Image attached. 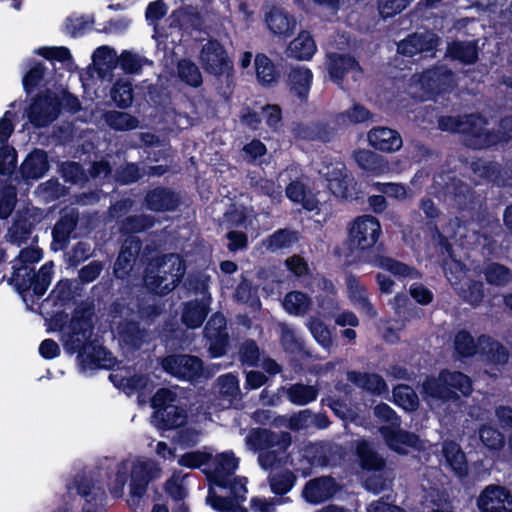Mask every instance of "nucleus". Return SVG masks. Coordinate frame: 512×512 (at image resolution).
Listing matches in <instances>:
<instances>
[{"label":"nucleus","mask_w":512,"mask_h":512,"mask_svg":"<svg viewBox=\"0 0 512 512\" xmlns=\"http://www.w3.org/2000/svg\"><path fill=\"white\" fill-rule=\"evenodd\" d=\"M487 126V118L479 113L464 115L461 134L465 145L473 150H483L509 143V136L503 128L495 130Z\"/></svg>","instance_id":"5"},{"label":"nucleus","mask_w":512,"mask_h":512,"mask_svg":"<svg viewBox=\"0 0 512 512\" xmlns=\"http://www.w3.org/2000/svg\"><path fill=\"white\" fill-rule=\"evenodd\" d=\"M413 0H378V9L383 19L392 18L405 10Z\"/></svg>","instance_id":"63"},{"label":"nucleus","mask_w":512,"mask_h":512,"mask_svg":"<svg viewBox=\"0 0 512 512\" xmlns=\"http://www.w3.org/2000/svg\"><path fill=\"white\" fill-rule=\"evenodd\" d=\"M442 454L448 468H450L456 476L464 478L468 475L467 458L458 443L453 440L445 441L442 446Z\"/></svg>","instance_id":"29"},{"label":"nucleus","mask_w":512,"mask_h":512,"mask_svg":"<svg viewBox=\"0 0 512 512\" xmlns=\"http://www.w3.org/2000/svg\"><path fill=\"white\" fill-rule=\"evenodd\" d=\"M419 83L427 94L442 95L453 87V72L443 65L434 66L420 74Z\"/></svg>","instance_id":"18"},{"label":"nucleus","mask_w":512,"mask_h":512,"mask_svg":"<svg viewBox=\"0 0 512 512\" xmlns=\"http://www.w3.org/2000/svg\"><path fill=\"white\" fill-rule=\"evenodd\" d=\"M480 352L486 360L494 365L504 366L508 363L510 353L508 349L499 341L492 337L482 334L479 336Z\"/></svg>","instance_id":"35"},{"label":"nucleus","mask_w":512,"mask_h":512,"mask_svg":"<svg viewBox=\"0 0 512 512\" xmlns=\"http://www.w3.org/2000/svg\"><path fill=\"white\" fill-rule=\"evenodd\" d=\"M368 142L375 149L385 153L398 151L402 147L400 133L388 127H375L368 133Z\"/></svg>","instance_id":"23"},{"label":"nucleus","mask_w":512,"mask_h":512,"mask_svg":"<svg viewBox=\"0 0 512 512\" xmlns=\"http://www.w3.org/2000/svg\"><path fill=\"white\" fill-rule=\"evenodd\" d=\"M317 51L313 36L308 31H301L286 48V56L298 61H310Z\"/></svg>","instance_id":"28"},{"label":"nucleus","mask_w":512,"mask_h":512,"mask_svg":"<svg viewBox=\"0 0 512 512\" xmlns=\"http://www.w3.org/2000/svg\"><path fill=\"white\" fill-rule=\"evenodd\" d=\"M422 391L432 399L455 402L460 399V395L469 397L472 394L473 382L465 373L445 368L437 377H427L422 384Z\"/></svg>","instance_id":"3"},{"label":"nucleus","mask_w":512,"mask_h":512,"mask_svg":"<svg viewBox=\"0 0 512 512\" xmlns=\"http://www.w3.org/2000/svg\"><path fill=\"white\" fill-rule=\"evenodd\" d=\"M105 122L115 131H130L136 129L139 125L135 116L116 110L106 112Z\"/></svg>","instance_id":"49"},{"label":"nucleus","mask_w":512,"mask_h":512,"mask_svg":"<svg viewBox=\"0 0 512 512\" xmlns=\"http://www.w3.org/2000/svg\"><path fill=\"white\" fill-rule=\"evenodd\" d=\"M199 59L208 74L219 77L233 72V64L227 51L216 39H210L202 46Z\"/></svg>","instance_id":"12"},{"label":"nucleus","mask_w":512,"mask_h":512,"mask_svg":"<svg viewBox=\"0 0 512 512\" xmlns=\"http://www.w3.org/2000/svg\"><path fill=\"white\" fill-rule=\"evenodd\" d=\"M95 306L93 302L81 301L73 310L68 331L63 333L65 351L77 354L85 369H113L117 359L105 346L91 340L94 329Z\"/></svg>","instance_id":"1"},{"label":"nucleus","mask_w":512,"mask_h":512,"mask_svg":"<svg viewBox=\"0 0 512 512\" xmlns=\"http://www.w3.org/2000/svg\"><path fill=\"white\" fill-rule=\"evenodd\" d=\"M17 167V151L8 144L0 145V175L11 176Z\"/></svg>","instance_id":"56"},{"label":"nucleus","mask_w":512,"mask_h":512,"mask_svg":"<svg viewBox=\"0 0 512 512\" xmlns=\"http://www.w3.org/2000/svg\"><path fill=\"white\" fill-rule=\"evenodd\" d=\"M394 403L405 410L414 411L419 406L416 392L407 384H398L393 388Z\"/></svg>","instance_id":"50"},{"label":"nucleus","mask_w":512,"mask_h":512,"mask_svg":"<svg viewBox=\"0 0 512 512\" xmlns=\"http://www.w3.org/2000/svg\"><path fill=\"white\" fill-rule=\"evenodd\" d=\"M309 331L316 342L325 349H330L333 344L331 332L328 326L318 318H312L308 324Z\"/></svg>","instance_id":"55"},{"label":"nucleus","mask_w":512,"mask_h":512,"mask_svg":"<svg viewBox=\"0 0 512 512\" xmlns=\"http://www.w3.org/2000/svg\"><path fill=\"white\" fill-rule=\"evenodd\" d=\"M485 281L495 287H505L512 282V269L499 262H490L483 268Z\"/></svg>","instance_id":"44"},{"label":"nucleus","mask_w":512,"mask_h":512,"mask_svg":"<svg viewBox=\"0 0 512 512\" xmlns=\"http://www.w3.org/2000/svg\"><path fill=\"white\" fill-rule=\"evenodd\" d=\"M78 221L77 212L71 211L61 215L52 228V244H58L61 249L66 248Z\"/></svg>","instance_id":"34"},{"label":"nucleus","mask_w":512,"mask_h":512,"mask_svg":"<svg viewBox=\"0 0 512 512\" xmlns=\"http://www.w3.org/2000/svg\"><path fill=\"white\" fill-rule=\"evenodd\" d=\"M366 262L372 264L373 266L382 268L396 277L417 278L419 276V272L415 267L396 260L392 257L383 256L381 255V252L370 253L366 259Z\"/></svg>","instance_id":"27"},{"label":"nucleus","mask_w":512,"mask_h":512,"mask_svg":"<svg viewBox=\"0 0 512 512\" xmlns=\"http://www.w3.org/2000/svg\"><path fill=\"white\" fill-rule=\"evenodd\" d=\"M181 204L179 195L171 188L156 186L146 191L142 206L151 212H174Z\"/></svg>","instance_id":"17"},{"label":"nucleus","mask_w":512,"mask_h":512,"mask_svg":"<svg viewBox=\"0 0 512 512\" xmlns=\"http://www.w3.org/2000/svg\"><path fill=\"white\" fill-rule=\"evenodd\" d=\"M354 160L359 168L372 175H380L386 169L384 158L373 151L359 149L353 153Z\"/></svg>","instance_id":"40"},{"label":"nucleus","mask_w":512,"mask_h":512,"mask_svg":"<svg viewBox=\"0 0 512 512\" xmlns=\"http://www.w3.org/2000/svg\"><path fill=\"white\" fill-rule=\"evenodd\" d=\"M461 297L464 302L472 305L473 307L479 306L485 296V287L483 282L479 280H470L466 287L461 288Z\"/></svg>","instance_id":"54"},{"label":"nucleus","mask_w":512,"mask_h":512,"mask_svg":"<svg viewBox=\"0 0 512 512\" xmlns=\"http://www.w3.org/2000/svg\"><path fill=\"white\" fill-rule=\"evenodd\" d=\"M318 390L314 386L302 383L292 384L287 389L288 400L295 405L304 406L317 399Z\"/></svg>","instance_id":"48"},{"label":"nucleus","mask_w":512,"mask_h":512,"mask_svg":"<svg viewBox=\"0 0 512 512\" xmlns=\"http://www.w3.org/2000/svg\"><path fill=\"white\" fill-rule=\"evenodd\" d=\"M161 365L166 373L179 380L196 381L203 376L204 363L195 355H168L162 359Z\"/></svg>","instance_id":"11"},{"label":"nucleus","mask_w":512,"mask_h":512,"mask_svg":"<svg viewBox=\"0 0 512 512\" xmlns=\"http://www.w3.org/2000/svg\"><path fill=\"white\" fill-rule=\"evenodd\" d=\"M296 481V475L289 469L275 473L269 477L271 491L278 496H283L291 491Z\"/></svg>","instance_id":"51"},{"label":"nucleus","mask_w":512,"mask_h":512,"mask_svg":"<svg viewBox=\"0 0 512 512\" xmlns=\"http://www.w3.org/2000/svg\"><path fill=\"white\" fill-rule=\"evenodd\" d=\"M34 229V224L26 215L17 213L12 225L8 229L9 241L13 244L21 246L26 243Z\"/></svg>","instance_id":"42"},{"label":"nucleus","mask_w":512,"mask_h":512,"mask_svg":"<svg viewBox=\"0 0 512 512\" xmlns=\"http://www.w3.org/2000/svg\"><path fill=\"white\" fill-rule=\"evenodd\" d=\"M219 393L223 397L235 398L240 392L239 380L232 373L220 375L217 379Z\"/></svg>","instance_id":"64"},{"label":"nucleus","mask_w":512,"mask_h":512,"mask_svg":"<svg viewBox=\"0 0 512 512\" xmlns=\"http://www.w3.org/2000/svg\"><path fill=\"white\" fill-rule=\"evenodd\" d=\"M479 438L483 445L490 450H499L504 445L503 434L492 426L483 425L479 429Z\"/></svg>","instance_id":"57"},{"label":"nucleus","mask_w":512,"mask_h":512,"mask_svg":"<svg viewBox=\"0 0 512 512\" xmlns=\"http://www.w3.org/2000/svg\"><path fill=\"white\" fill-rule=\"evenodd\" d=\"M313 83V72L306 66H295L287 74L290 92L300 101H307Z\"/></svg>","instance_id":"25"},{"label":"nucleus","mask_w":512,"mask_h":512,"mask_svg":"<svg viewBox=\"0 0 512 512\" xmlns=\"http://www.w3.org/2000/svg\"><path fill=\"white\" fill-rule=\"evenodd\" d=\"M239 466V460L232 451L223 452L215 457L214 469L203 470L207 481L211 486L226 489L233 483L231 477Z\"/></svg>","instance_id":"13"},{"label":"nucleus","mask_w":512,"mask_h":512,"mask_svg":"<svg viewBox=\"0 0 512 512\" xmlns=\"http://www.w3.org/2000/svg\"><path fill=\"white\" fill-rule=\"evenodd\" d=\"M62 102L50 89L36 94L26 110L28 121L35 128H44L54 122L60 115Z\"/></svg>","instance_id":"9"},{"label":"nucleus","mask_w":512,"mask_h":512,"mask_svg":"<svg viewBox=\"0 0 512 512\" xmlns=\"http://www.w3.org/2000/svg\"><path fill=\"white\" fill-rule=\"evenodd\" d=\"M239 358L243 365L254 367L260 360V349L253 339L245 340L239 348Z\"/></svg>","instance_id":"58"},{"label":"nucleus","mask_w":512,"mask_h":512,"mask_svg":"<svg viewBox=\"0 0 512 512\" xmlns=\"http://www.w3.org/2000/svg\"><path fill=\"white\" fill-rule=\"evenodd\" d=\"M373 413L381 422L390 424V426H382L379 429L390 450L398 455H407V450L404 447L421 448L419 436L414 432L399 428L401 419L388 404L380 402L374 407Z\"/></svg>","instance_id":"4"},{"label":"nucleus","mask_w":512,"mask_h":512,"mask_svg":"<svg viewBox=\"0 0 512 512\" xmlns=\"http://www.w3.org/2000/svg\"><path fill=\"white\" fill-rule=\"evenodd\" d=\"M156 268L157 274L153 277L147 275L146 282L152 291L160 295L173 291L185 273L184 261L173 254L157 259Z\"/></svg>","instance_id":"8"},{"label":"nucleus","mask_w":512,"mask_h":512,"mask_svg":"<svg viewBox=\"0 0 512 512\" xmlns=\"http://www.w3.org/2000/svg\"><path fill=\"white\" fill-rule=\"evenodd\" d=\"M177 75L189 87L199 88L203 84L199 67L189 58H182L177 62Z\"/></svg>","instance_id":"45"},{"label":"nucleus","mask_w":512,"mask_h":512,"mask_svg":"<svg viewBox=\"0 0 512 512\" xmlns=\"http://www.w3.org/2000/svg\"><path fill=\"white\" fill-rule=\"evenodd\" d=\"M254 67L256 78L262 86L272 87L278 83L280 71L265 53H257L255 55Z\"/></svg>","instance_id":"37"},{"label":"nucleus","mask_w":512,"mask_h":512,"mask_svg":"<svg viewBox=\"0 0 512 512\" xmlns=\"http://www.w3.org/2000/svg\"><path fill=\"white\" fill-rule=\"evenodd\" d=\"M160 469L150 461L133 464L130 474V497L135 504L146 494L149 484L159 476Z\"/></svg>","instance_id":"15"},{"label":"nucleus","mask_w":512,"mask_h":512,"mask_svg":"<svg viewBox=\"0 0 512 512\" xmlns=\"http://www.w3.org/2000/svg\"><path fill=\"white\" fill-rule=\"evenodd\" d=\"M43 252L40 248L26 247L20 250L16 260L19 263L12 265V274L7 282L19 294L29 310L47 292L53 278L54 263L52 261L43 264L36 272L28 264L41 260Z\"/></svg>","instance_id":"2"},{"label":"nucleus","mask_w":512,"mask_h":512,"mask_svg":"<svg viewBox=\"0 0 512 512\" xmlns=\"http://www.w3.org/2000/svg\"><path fill=\"white\" fill-rule=\"evenodd\" d=\"M117 332L123 344L131 350L137 351L142 347L146 332L138 321L125 319L119 322Z\"/></svg>","instance_id":"36"},{"label":"nucleus","mask_w":512,"mask_h":512,"mask_svg":"<svg viewBox=\"0 0 512 512\" xmlns=\"http://www.w3.org/2000/svg\"><path fill=\"white\" fill-rule=\"evenodd\" d=\"M355 452L362 470L381 472L386 468V459L368 441H360L356 446Z\"/></svg>","instance_id":"32"},{"label":"nucleus","mask_w":512,"mask_h":512,"mask_svg":"<svg viewBox=\"0 0 512 512\" xmlns=\"http://www.w3.org/2000/svg\"><path fill=\"white\" fill-rule=\"evenodd\" d=\"M249 186L259 194L272 196L274 193V182L263 177L257 171H249L247 174Z\"/></svg>","instance_id":"61"},{"label":"nucleus","mask_w":512,"mask_h":512,"mask_svg":"<svg viewBox=\"0 0 512 512\" xmlns=\"http://www.w3.org/2000/svg\"><path fill=\"white\" fill-rule=\"evenodd\" d=\"M337 491V482L332 476H322L309 480L302 491L303 498L311 504L329 500Z\"/></svg>","instance_id":"20"},{"label":"nucleus","mask_w":512,"mask_h":512,"mask_svg":"<svg viewBox=\"0 0 512 512\" xmlns=\"http://www.w3.org/2000/svg\"><path fill=\"white\" fill-rule=\"evenodd\" d=\"M47 68L41 61H32L30 69L22 78L23 90L27 95L32 94L36 89L40 88L44 82Z\"/></svg>","instance_id":"47"},{"label":"nucleus","mask_w":512,"mask_h":512,"mask_svg":"<svg viewBox=\"0 0 512 512\" xmlns=\"http://www.w3.org/2000/svg\"><path fill=\"white\" fill-rule=\"evenodd\" d=\"M224 221L226 228L228 229H238L245 228L247 229L248 225L252 223V220L249 219L248 214L245 209H237L233 208L224 213Z\"/></svg>","instance_id":"60"},{"label":"nucleus","mask_w":512,"mask_h":512,"mask_svg":"<svg viewBox=\"0 0 512 512\" xmlns=\"http://www.w3.org/2000/svg\"><path fill=\"white\" fill-rule=\"evenodd\" d=\"M247 442L255 451L261 452L276 447L282 452H287L292 444V436L286 431L276 433L270 429L256 428L248 434Z\"/></svg>","instance_id":"16"},{"label":"nucleus","mask_w":512,"mask_h":512,"mask_svg":"<svg viewBox=\"0 0 512 512\" xmlns=\"http://www.w3.org/2000/svg\"><path fill=\"white\" fill-rule=\"evenodd\" d=\"M212 455L202 451L184 453L178 460L180 466L189 469H198L210 462Z\"/></svg>","instance_id":"62"},{"label":"nucleus","mask_w":512,"mask_h":512,"mask_svg":"<svg viewBox=\"0 0 512 512\" xmlns=\"http://www.w3.org/2000/svg\"><path fill=\"white\" fill-rule=\"evenodd\" d=\"M453 349L459 360L472 358L480 351L479 339L476 341L468 330L461 329L454 335Z\"/></svg>","instance_id":"39"},{"label":"nucleus","mask_w":512,"mask_h":512,"mask_svg":"<svg viewBox=\"0 0 512 512\" xmlns=\"http://www.w3.org/2000/svg\"><path fill=\"white\" fill-rule=\"evenodd\" d=\"M347 380L356 387L370 393L371 395L380 396L387 394L388 385L384 378L374 372H361L351 370L347 372Z\"/></svg>","instance_id":"24"},{"label":"nucleus","mask_w":512,"mask_h":512,"mask_svg":"<svg viewBox=\"0 0 512 512\" xmlns=\"http://www.w3.org/2000/svg\"><path fill=\"white\" fill-rule=\"evenodd\" d=\"M382 235L379 220L372 215L358 216L349 229L348 238L352 248L361 252L366 261L370 253L383 251V243H378Z\"/></svg>","instance_id":"7"},{"label":"nucleus","mask_w":512,"mask_h":512,"mask_svg":"<svg viewBox=\"0 0 512 512\" xmlns=\"http://www.w3.org/2000/svg\"><path fill=\"white\" fill-rule=\"evenodd\" d=\"M93 23L94 18L90 16H70L67 17L64 22L63 32L73 38H77L84 35L85 32L93 25Z\"/></svg>","instance_id":"53"},{"label":"nucleus","mask_w":512,"mask_h":512,"mask_svg":"<svg viewBox=\"0 0 512 512\" xmlns=\"http://www.w3.org/2000/svg\"><path fill=\"white\" fill-rule=\"evenodd\" d=\"M74 486L77 494L86 501L83 512H85L86 509L96 512L98 504L101 503L105 495L104 491H101L100 495L98 492H95L96 489L93 480L85 475H77L74 478Z\"/></svg>","instance_id":"38"},{"label":"nucleus","mask_w":512,"mask_h":512,"mask_svg":"<svg viewBox=\"0 0 512 512\" xmlns=\"http://www.w3.org/2000/svg\"><path fill=\"white\" fill-rule=\"evenodd\" d=\"M111 99L120 109L131 106L133 101V87L129 81L117 80L110 92Z\"/></svg>","instance_id":"52"},{"label":"nucleus","mask_w":512,"mask_h":512,"mask_svg":"<svg viewBox=\"0 0 512 512\" xmlns=\"http://www.w3.org/2000/svg\"><path fill=\"white\" fill-rule=\"evenodd\" d=\"M210 300V297H208ZM210 311L209 301L190 300L184 303L181 321L188 329H196L203 325Z\"/></svg>","instance_id":"30"},{"label":"nucleus","mask_w":512,"mask_h":512,"mask_svg":"<svg viewBox=\"0 0 512 512\" xmlns=\"http://www.w3.org/2000/svg\"><path fill=\"white\" fill-rule=\"evenodd\" d=\"M265 22L270 32L280 38L290 37L296 27L294 16L278 7L270 9L266 14Z\"/></svg>","instance_id":"26"},{"label":"nucleus","mask_w":512,"mask_h":512,"mask_svg":"<svg viewBox=\"0 0 512 512\" xmlns=\"http://www.w3.org/2000/svg\"><path fill=\"white\" fill-rule=\"evenodd\" d=\"M282 305L288 314L303 316L310 311L312 307V299L305 292L293 290L284 296Z\"/></svg>","instance_id":"41"},{"label":"nucleus","mask_w":512,"mask_h":512,"mask_svg":"<svg viewBox=\"0 0 512 512\" xmlns=\"http://www.w3.org/2000/svg\"><path fill=\"white\" fill-rule=\"evenodd\" d=\"M142 177L139 165L137 163H126L116 170L115 179L120 185H130L136 183Z\"/></svg>","instance_id":"59"},{"label":"nucleus","mask_w":512,"mask_h":512,"mask_svg":"<svg viewBox=\"0 0 512 512\" xmlns=\"http://www.w3.org/2000/svg\"><path fill=\"white\" fill-rule=\"evenodd\" d=\"M50 169L48 154L45 150L35 148L27 154L19 167V174L25 181L38 180Z\"/></svg>","instance_id":"21"},{"label":"nucleus","mask_w":512,"mask_h":512,"mask_svg":"<svg viewBox=\"0 0 512 512\" xmlns=\"http://www.w3.org/2000/svg\"><path fill=\"white\" fill-rule=\"evenodd\" d=\"M177 401V394L168 388H159L152 396V421L159 430H174L187 424V411Z\"/></svg>","instance_id":"6"},{"label":"nucleus","mask_w":512,"mask_h":512,"mask_svg":"<svg viewBox=\"0 0 512 512\" xmlns=\"http://www.w3.org/2000/svg\"><path fill=\"white\" fill-rule=\"evenodd\" d=\"M155 225V218L148 214L129 215L121 223L123 235H135L145 232Z\"/></svg>","instance_id":"46"},{"label":"nucleus","mask_w":512,"mask_h":512,"mask_svg":"<svg viewBox=\"0 0 512 512\" xmlns=\"http://www.w3.org/2000/svg\"><path fill=\"white\" fill-rule=\"evenodd\" d=\"M246 483L245 477H234L233 483L226 488L230 490V496L227 497L218 495L210 485L206 503L217 512H249L245 506L241 505L246 500L248 492Z\"/></svg>","instance_id":"10"},{"label":"nucleus","mask_w":512,"mask_h":512,"mask_svg":"<svg viewBox=\"0 0 512 512\" xmlns=\"http://www.w3.org/2000/svg\"><path fill=\"white\" fill-rule=\"evenodd\" d=\"M292 133L298 140L328 143L335 136V128L327 121L315 120L297 123L292 129Z\"/></svg>","instance_id":"19"},{"label":"nucleus","mask_w":512,"mask_h":512,"mask_svg":"<svg viewBox=\"0 0 512 512\" xmlns=\"http://www.w3.org/2000/svg\"><path fill=\"white\" fill-rule=\"evenodd\" d=\"M300 240V233L290 228H280L262 240V244L269 252L290 249Z\"/></svg>","instance_id":"33"},{"label":"nucleus","mask_w":512,"mask_h":512,"mask_svg":"<svg viewBox=\"0 0 512 512\" xmlns=\"http://www.w3.org/2000/svg\"><path fill=\"white\" fill-rule=\"evenodd\" d=\"M481 512H512V492L504 486L491 484L477 499Z\"/></svg>","instance_id":"14"},{"label":"nucleus","mask_w":512,"mask_h":512,"mask_svg":"<svg viewBox=\"0 0 512 512\" xmlns=\"http://www.w3.org/2000/svg\"><path fill=\"white\" fill-rule=\"evenodd\" d=\"M203 334L207 340L208 353L211 358H220L226 355L229 347L227 331L204 328Z\"/></svg>","instance_id":"43"},{"label":"nucleus","mask_w":512,"mask_h":512,"mask_svg":"<svg viewBox=\"0 0 512 512\" xmlns=\"http://www.w3.org/2000/svg\"><path fill=\"white\" fill-rule=\"evenodd\" d=\"M445 55L464 65L475 64L479 58L478 47L474 41L453 40L448 42Z\"/></svg>","instance_id":"31"},{"label":"nucleus","mask_w":512,"mask_h":512,"mask_svg":"<svg viewBox=\"0 0 512 512\" xmlns=\"http://www.w3.org/2000/svg\"><path fill=\"white\" fill-rule=\"evenodd\" d=\"M327 70L330 79L341 85L350 72H361V66L356 58L350 54L330 53L328 55Z\"/></svg>","instance_id":"22"}]
</instances>
